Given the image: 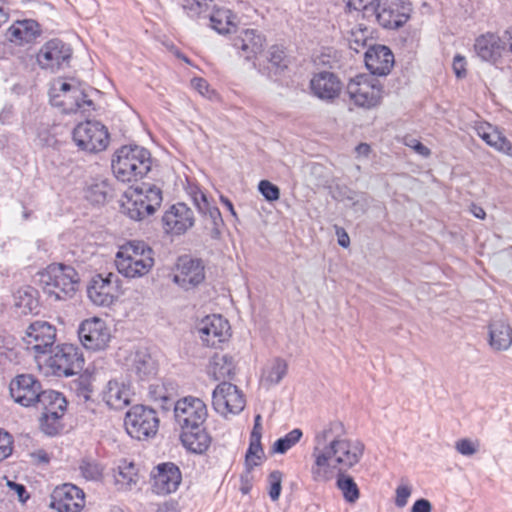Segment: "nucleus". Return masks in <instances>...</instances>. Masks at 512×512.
<instances>
[{
    "label": "nucleus",
    "instance_id": "4468645a",
    "mask_svg": "<svg viewBox=\"0 0 512 512\" xmlns=\"http://www.w3.org/2000/svg\"><path fill=\"white\" fill-rule=\"evenodd\" d=\"M174 416L181 429L198 428L206 421L208 411L201 399L188 396L175 403Z\"/></svg>",
    "mask_w": 512,
    "mask_h": 512
},
{
    "label": "nucleus",
    "instance_id": "bf43d9fd",
    "mask_svg": "<svg viewBox=\"0 0 512 512\" xmlns=\"http://www.w3.org/2000/svg\"><path fill=\"white\" fill-rule=\"evenodd\" d=\"M406 145L410 148H412L416 153L423 157H428L430 155V149L423 145L420 141L417 139H409L406 141Z\"/></svg>",
    "mask_w": 512,
    "mask_h": 512
},
{
    "label": "nucleus",
    "instance_id": "a19ab883",
    "mask_svg": "<svg viewBox=\"0 0 512 512\" xmlns=\"http://www.w3.org/2000/svg\"><path fill=\"white\" fill-rule=\"evenodd\" d=\"M303 433L299 428H295L287 433L284 437L279 438L272 446V452L276 454H284L293 446H295L302 438Z\"/></svg>",
    "mask_w": 512,
    "mask_h": 512
},
{
    "label": "nucleus",
    "instance_id": "20e7f679",
    "mask_svg": "<svg viewBox=\"0 0 512 512\" xmlns=\"http://www.w3.org/2000/svg\"><path fill=\"white\" fill-rule=\"evenodd\" d=\"M39 281L44 293L54 301L73 297L79 285V274L70 265L53 263L39 274Z\"/></svg>",
    "mask_w": 512,
    "mask_h": 512
},
{
    "label": "nucleus",
    "instance_id": "864d4df0",
    "mask_svg": "<svg viewBox=\"0 0 512 512\" xmlns=\"http://www.w3.org/2000/svg\"><path fill=\"white\" fill-rule=\"evenodd\" d=\"M13 441L11 436L0 429V461L8 458L13 450Z\"/></svg>",
    "mask_w": 512,
    "mask_h": 512
},
{
    "label": "nucleus",
    "instance_id": "4c0bfd02",
    "mask_svg": "<svg viewBox=\"0 0 512 512\" xmlns=\"http://www.w3.org/2000/svg\"><path fill=\"white\" fill-rule=\"evenodd\" d=\"M336 486L347 503L354 504L360 497L358 485L346 472H337Z\"/></svg>",
    "mask_w": 512,
    "mask_h": 512
},
{
    "label": "nucleus",
    "instance_id": "6ab92c4d",
    "mask_svg": "<svg viewBox=\"0 0 512 512\" xmlns=\"http://www.w3.org/2000/svg\"><path fill=\"white\" fill-rule=\"evenodd\" d=\"M13 400L23 407L36 405L42 391L40 382L31 374L16 376L9 385Z\"/></svg>",
    "mask_w": 512,
    "mask_h": 512
},
{
    "label": "nucleus",
    "instance_id": "72a5a7b5",
    "mask_svg": "<svg viewBox=\"0 0 512 512\" xmlns=\"http://www.w3.org/2000/svg\"><path fill=\"white\" fill-rule=\"evenodd\" d=\"M180 438L183 446L196 454L204 453L211 444V437L202 426L182 429Z\"/></svg>",
    "mask_w": 512,
    "mask_h": 512
},
{
    "label": "nucleus",
    "instance_id": "e433bc0d",
    "mask_svg": "<svg viewBox=\"0 0 512 512\" xmlns=\"http://www.w3.org/2000/svg\"><path fill=\"white\" fill-rule=\"evenodd\" d=\"M211 27L219 34H228L235 30L237 17L226 8H218L210 16Z\"/></svg>",
    "mask_w": 512,
    "mask_h": 512
},
{
    "label": "nucleus",
    "instance_id": "aec40b11",
    "mask_svg": "<svg viewBox=\"0 0 512 512\" xmlns=\"http://www.w3.org/2000/svg\"><path fill=\"white\" fill-rule=\"evenodd\" d=\"M84 505V492L73 484L58 486L51 494L50 506L58 512H80Z\"/></svg>",
    "mask_w": 512,
    "mask_h": 512
},
{
    "label": "nucleus",
    "instance_id": "e2e57ef3",
    "mask_svg": "<svg viewBox=\"0 0 512 512\" xmlns=\"http://www.w3.org/2000/svg\"><path fill=\"white\" fill-rule=\"evenodd\" d=\"M262 417L260 414H257L254 418V426L251 431L250 437L253 438H262V424H261Z\"/></svg>",
    "mask_w": 512,
    "mask_h": 512
},
{
    "label": "nucleus",
    "instance_id": "3c124183",
    "mask_svg": "<svg viewBox=\"0 0 512 512\" xmlns=\"http://www.w3.org/2000/svg\"><path fill=\"white\" fill-rule=\"evenodd\" d=\"M412 494V487L408 483H401L395 490V505L403 508L407 505L408 499Z\"/></svg>",
    "mask_w": 512,
    "mask_h": 512
},
{
    "label": "nucleus",
    "instance_id": "69168bd1",
    "mask_svg": "<svg viewBox=\"0 0 512 512\" xmlns=\"http://www.w3.org/2000/svg\"><path fill=\"white\" fill-rule=\"evenodd\" d=\"M336 234L338 237V244L343 248H347L350 245V238L345 230L341 228L337 229Z\"/></svg>",
    "mask_w": 512,
    "mask_h": 512
},
{
    "label": "nucleus",
    "instance_id": "9b49d317",
    "mask_svg": "<svg viewBox=\"0 0 512 512\" xmlns=\"http://www.w3.org/2000/svg\"><path fill=\"white\" fill-rule=\"evenodd\" d=\"M47 365L58 376H72L82 370L84 358L78 347L73 344L57 346L47 359Z\"/></svg>",
    "mask_w": 512,
    "mask_h": 512
},
{
    "label": "nucleus",
    "instance_id": "412c9836",
    "mask_svg": "<svg viewBox=\"0 0 512 512\" xmlns=\"http://www.w3.org/2000/svg\"><path fill=\"white\" fill-rule=\"evenodd\" d=\"M205 278L204 266L200 260L189 256L178 259L173 281L183 289H191L200 284Z\"/></svg>",
    "mask_w": 512,
    "mask_h": 512
},
{
    "label": "nucleus",
    "instance_id": "338daca9",
    "mask_svg": "<svg viewBox=\"0 0 512 512\" xmlns=\"http://www.w3.org/2000/svg\"><path fill=\"white\" fill-rule=\"evenodd\" d=\"M185 191L187 195L192 199L193 197H196L197 195H200V187L193 182L187 181V184L185 186Z\"/></svg>",
    "mask_w": 512,
    "mask_h": 512
},
{
    "label": "nucleus",
    "instance_id": "ea45409f",
    "mask_svg": "<svg viewBox=\"0 0 512 512\" xmlns=\"http://www.w3.org/2000/svg\"><path fill=\"white\" fill-rule=\"evenodd\" d=\"M264 456V451L261 444V438L250 437L249 447L245 455V468L251 472L254 467L260 465Z\"/></svg>",
    "mask_w": 512,
    "mask_h": 512
},
{
    "label": "nucleus",
    "instance_id": "6e6d98bb",
    "mask_svg": "<svg viewBox=\"0 0 512 512\" xmlns=\"http://www.w3.org/2000/svg\"><path fill=\"white\" fill-rule=\"evenodd\" d=\"M199 213L208 217L215 229H217L223 222L219 209L216 206L211 205L210 202L206 204V208L199 209Z\"/></svg>",
    "mask_w": 512,
    "mask_h": 512
},
{
    "label": "nucleus",
    "instance_id": "37998d69",
    "mask_svg": "<svg viewBox=\"0 0 512 512\" xmlns=\"http://www.w3.org/2000/svg\"><path fill=\"white\" fill-rule=\"evenodd\" d=\"M377 0H346L349 10L362 12L363 17L371 18L376 13Z\"/></svg>",
    "mask_w": 512,
    "mask_h": 512
},
{
    "label": "nucleus",
    "instance_id": "c9c22d12",
    "mask_svg": "<svg viewBox=\"0 0 512 512\" xmlns=\"http://www.w3.org/2000/svg\"><path fill=\"white\" fill-rule=\"evenodd\" d=\"M112 188L106 179H93L85 188V198L92 204L102 205L112 196Z\"/></svg>",
    "mask_w": 512,
    "mask_h": 512
},
{
    "label": "nucleus",
    "instance_id": "0eeeda50",
    "mask_svg": "<svg viewBox=\"0 0 512 512\" xmlns=\"http://www.w3.org/2000/svg\"><path fill=\"white\" fill-rule=\"evenodd\" d=\"M347 93L356 106L372 109L381 103L383 85L372 75L359 74L348 82Z\"/></svg>",
    "mask_w": 512,
    "mask_h": 512
},
{
    "label": "nucleus",
    "instance_id": "cd10ccee",
    "mask_svg": "<svg viewBox=\"0 0 512 512\" xmlns=\"http://www.w3.org/2000/svg\"><path fill=\"white\" fill-rule=\"evenodd\" d=\"M265 42L264 36L258 31L245 29L234 39V47L237 49L240 57L251 61L263 52Z\"/></svg>",
    "mask_w": 512,
    "mask_h": 512
},
{
    "label": "nucleus",
    "instance_id": "8fccbe9b",
    "mask_svg": "<svg viewBox=\"0 0 512 512\" xmlns=\"http://www.w3.org/2000/svg\"><path fill=\"white\" fill-rule=\"evenodd\" d=\"M268 60L270 64L276 69H283L287 67V59L285 53L279 46H272L270 48Z\"/></svg>",
    "mask_w": 512,
    "mask_h": 512
},
{
    "label": "nucleus",
    "instance_id": "0e129e2a",
    "mask_svg": "<svg viewBox=\"0 0 512 512\" xmlns=\"http://www.w3.org/2000/svg\"><path fill=\"white\" fill-rule=\"evenodd\" d=\"M191 200L194 203V205L198 211H199V209L206 208V204L209 203L206 194L202 190L200 191V195L193 197Z\"/></svg>",
    "mask_w": 512,
    "mask_h": 512
},
{
    "label": "nucleus",
    "instance_id": "ddd939ff",
    "mask_svg": "<svg viewBox=\"0 0 512 512\" xmlns=\"http://www.w3.org/2000/svg\"><path fill=\"white\" fill-rule=\"evenodd\" d=\"M56 340V328L46 321L31 323L23 337L26 349L34 353L35 358L51 352Z\"/></svg>",
    "mask_w": 512,
    "mask_h": 512
},
{
    "label": "nucleus",
    "instance_id": "c03bdc74",
    "mask_svg": "<svg viewBox=\"0 0 512 512\" xmlns=\"http://www.w3.org/2000/svg\"><path fill=\"white\" fill-rule=\"evenodd\" d=\"M454 448L464 457H472L479 452L480 442L477 439L460 438L455 441Z\"/></svg>",
    "mask_w": 512,
    "mask_h": 512
},
{
    "label": "nucleus",
    "instance_id": "5701e85b",
    "mask_svg": "<svg viewBox=\"0 0 512 512\" xmlns=\"http://www.w3.org/2000/svg\"><path fill=\"white\" fill-rule=\"evenodd\" d=\"M409 8L401 5L400 0H382L377 3V19L384 28L396 29L401 27L409 19Z\"/></svg>",
    "mask_w": 512,
    "mask_h": 512
},
{
    "label": "nucleus",
    "instance_id": "13d9d810",
    "mask_svg": "<svg viewBox=\"0 0 512 512\" xmlns=\"http://www.w3.org/2000/svg\"><path fill=\"white\" fill-rule=\"evenodd\" d=\"M466 62L465 58L461 55H456L453 60V70L458 78H463L466 75Z\"/></svg>",
    "mask_w": 512,
    "mask_h": 512
},
{
    "label": "nucleus",
    "instance_id": "4be33fe9",
    "mask_svg": "<svg viewBox=\"0 0 512 512\" xmlns=\"http://www.w3.org/2000/svg\"><path fill=\"white\" fill-rule=\"evenodd\" d=\"M125 366L130 375L140 381L153 378L158 371L156 360L146 348L131 351L125 359Z\"/></svg>",
    "mask_w": 512,
    "mask_h": 512
},
{
    "label": "nucleus",
    "instance_id": "393cba45",
    "mask_svg": "<svg viewBox=\"0 0 512 512\" xmlns=\"http://www.w3.org/2000/svg\"><path fill=\"white\" fill-rule=\"evenodd\" d=\"M152 489L158 495L175 492L182 480L179 468L173 463L159 464L152 473Z\"/></svg>",
    "mask_w": 512,
    "mask_h": 512
},
{
    "label": "nucleus",
    "instance_id": "6e6552de",
    "mask_svg": "<svg viewBox=\"0 0 512 512\" xmlns=\"http://www.w3.org/2000/svg\"><path fill=\"white\" fill-rule=\"evenodd\" d=\"M73 141L82 151L99 153L109 145L110 136L107 128L98 121H85L73 129Z\"/></svg>",
    "mask_w": 512,
    "mask_h": 512
},
{
    "label": "nucleus",
    "instance_id": "c85d7f7f",
    "mask_svg": "<svg viewBox=\"0 0 512 512\" xmlns=\"http://www.w3.org/2000/svg\"><path fill=\"white\" fill-rule=\"evenodd\" d=\"M365 65L372 75L386 76L394 65V55L384 45L372 46L365 52Z\"/></svg>",
    "mask_w": 512,
    "mask_h": 512
},
{
    "label": "nucleus",
    "instance_id": "49530a36",
    "mask_svg": "<svg viewBox=\"0 0 512 512\" xmlns=\"http://www.w3.org/2000/svg\"><path fill=\"white\" fill-rule=\"evenodd\" d=\"M82 476L87 480L97 481L101 479L103 468L95 461L90 459L82 460L79 466Z\"/></svg>",
    "mask_w": 512,
    "mask_h": 512
},
{
    "label": "nucleus",
    "instance_id": "c756f323",
    "mask_svg": "<svg viewBox=\"0 0 512 512\" xmlns=\"http://www.w3.org/2000/svg\"><path fill=\"white\" fill-rule=\"evenodd\" d=\"M131 389L123 380L112 379L104 386L101 396L105 404L111 409L120 410L130 404Z\"/></svg>",
    "mask_w": 512,
    "mask_h": 512
},
{
    "label": "nucleus",
    "instance_id": "dca6fc26",
    "mask_svg": "<svg viewBox=\"0 0 512 512\" xmlns=\"http://www.w3.org/2000/svg\"><path fill=\"white\" fill-rule=\"evenodd\" d=\"M214 409L221 415L238 414L245 408V398L241 390L232 383L222 382L212 393Z\"/></svg>",
    "mask_w": 512,
    "mask_h": 512
},
{
    "label": "nucleus",
    "instance_id": "b1692460",
    "mask_svg": "<svg viewBox=\"0 0 512 512\" xmlns=\"http://www.w3.org/2000/svg\"><path fill=\"white\" fill-rule=\"evenodd\" d=\"M165 230L172 234H183L193 227L195 217L193 211L182 202L172 205L163 215Z\"/></svg>",
    "mask_w": 512,
    "mask_h": 512
},
{
    "label": "nucleus",
    "instance_id": "7ed1b4c3",
    "mask_svg": "<svg viewBox=\"0 0 512 512\" xmlns=\"http://www.w3.org/2000/svg\"><path fill=\"white\" fill-rule=\"evenodd\" d=\"M115 265L124 277L141 278L154 266L153 250L143 241H129L117 251Z\"/></svg>",
    "mask_w": 512,
    "mask_h": 512
},
{
    "label": "nucleus",
    "instance_id": "a18cd8bd",
    "mask_svg": "<svg viewBox=\"0 0 512 512\" xmlns=\"http://www.w3.org/2000/svg\"><path fill=\"white\" fill-rule=\"evenodd\" d=\"M14 298L15 306L21 314L31 313L37 307L36 299L27 291H18Z\"/></svg>",
    "mask_w": 512,
    "mask_h": 512
},
{
    "label": "nucleus",
    "instance_id": "79ce46f5",
    "mask_svg": "<svg viewBox=\"0 0 512 512\" xmlns=\"http://www.w3.org/2000/svg\"><path fill=\"white\" fill-rule=\"evenodd\" d=\"M117 484L121 486H131L138 481V473L136 467L131 462L123 461L118 467V473L115 476Z\"/></svg>",
    "mask_w": 512,
    "mask_h": 512
},
{
    "label": "nucleus",
    "instance_id": "58836bf2",
    "mask_svg": "<svg viewBox=\"0 0 512 512\" xmlns=\"http://www.w3.org/2000/svg\"><path fill=\"white\" fill-rule=\"evenodd\" d=\"M287 363L282 359H275L262 373V382L267 386L278 384L287 374Z\"/></svg>",
    "mask_w": 512,
    "mask_h": 512
},
{
    "label": "nucleus",
    "instance_id": "09e8293b",
    "mask_svg": "<svg viewBox=\"0 0 512 512\" xmlns=\"http://www.w3.org/2000/svg\"><path fill=\"white\" fill-rule=\"evenodd\" d=\"M258 189L267 201H276L280 197L279 188L268 180L260 181Z\"/></svg>",
    "mask_w": 512,
    "mask_h": 512
},
{
    "label": "nucleus",
    "instance_id": "473e14b6",
    "mask_svg": "<svg viewBox=\"0 0 512 512\" xmlns=\"http://www.w3.org/2000/svg\"><path fill=\"white\" fill-rule=\"evenodd\" d=\"M39 33L38 23L34 20L27 19L16 21L12 24L7 30L6 37L10 42L16 45H22L35 40Z\"/></svg>",
    "mask_w": 512,
    "mask_h": 512
},
{
    "label": "nucleus",
    "instance_id": "f704fd0d",
    "mask_svg": "<svg viewBox=\"0 0 512 512\" xmlns=\"http://www.w3.org/2000/svg\"><path fill=\"white\" fill-rule=\"evenodd\" d=\"M235 373V364L233 358L228 354L215 353L208 364L207 374L213 380L232 377Z\"/></svg>",
    "mask_w": 512,
    "mask_h": 512
},
{
    "label": "nucleus",
    "instance_id": "f03ea898",
    "mask_svg": "<svg viewBox=\"0 0 512 512\" xmlns=\"http://www.w3.org/2000/svg\"><path fill=\"white\" fill-rule=\"evenodd\" d=\"M151 164V155L147 149L137 145H125L115 152L112 171L119 181L130 183L147 175Z\"/></svg>",
    "mask_w": 512,
    "mask_h": 512
},
{
    "label": "nucleus",
    "instance_id": "680f3d73",
    "mask_svg": "<svg viewBox=\"0 0 512 512\" xmlns=\"http://www.w3.org/2000/svg\"><path fill=\"white\" fill-rule=\"evenodd\" d=\"M500 37L506 46V55L512 54V26L507 28Z\"/></svg>",
    "mask_w": 512,
    "mask_h": 512
},
{
    "label": "nucleus",
    "instance_id": "2eb2a0df",
    "mask_svg": "<svg viewBox=\"0 0 512 512\" xmlns=\"http://www.w3.org/2000/svg\"><path fill=\"white\" fill-rule=\"evenodd\" d=\"M87 295L97 306H110L120 295V280L113 273L96 275L87 287Z\"/></svg>",
    "mask_w": 512,
    "mask_h": 512
},
{
    "label": "nucleus",
    "instance_id": "39448f33",
    "mask_svg": "<svg viewBox=\"0 0 512 512\" xmlns=\"http://www.w3.org/2000/svg\"><path fill=\"white\" fill-rule=\"evenodd\" d=\"M162 190L152 184L129 187L121 200V210L132 220H142L152 215L162 203Z\"/></svg>",
    "mask_w": 512,
    "mask_h": 512
},
{
    "label": "nucleus",
    "instance_id": "f257e3e1",
    "mask_svg": "<svg viewBox=\"0 0 512 512\" xmlns=\"http://www.w3.org/2000/svg\"><path fill=\"white\" fill-rule=\"evenodd\" d=\"M364 450L363 442L349 437L341 421H330L315 433L311 467L313 479L327 482L335 472H347L361 461Z\"/></svg>",
    "mask_w": 512,
    "mask_h": 512
},
{
    "label": "nucleus",
    "instance_id": "a878e982",
    "mask_svg": "<svg viewBox=\"0 0 512 512\" xmlns=\"http://www.w3.org/2000/svg\"><path fill=\"white\" fill-rule=\"evenodd\" d=\"M310 89L318 99L332 101L340 95L342 83L334 73L321 71L311 78Z\"/></svg>",
    "mask_w": 512,
    "mask_h": 512
},
{
    "label": "nucleus",
    "instance_id": "2f4dec72",
    "mask_svg": "<svg viewBox=\"0 0 512 512\" xmlns=\"http://www.w3.org/2000/svg\"><path fill=\"white\" fill-rule=\"evenodd\" d=\"M477 135L495 150L512 157V144L497 128L489 123H479L475 127Z\"/></svg>",
    "mask_w": 512,
    "mask_h": 512
},
{
    "label": "nucleus",
    "instance_id": "bb28decb",
    "mask_svg": "<svg viewBox=\"0 0 512 512\" xmlns=\"http://www.w3.org/2000/svg\"><path fill=\"white\" fill-rule=\"evenodd\" d=\"M477 56L485 62L497 64L506 55V46L501 37L494 33H486L479 36L474 44Z\"/></svg>",
    "mask_w": 512,
    "mask_h": 512
},
{
    "label": "nucleus",
    "instance_id": "a211bd4d",
    "mask_svg": "<svg viewBox=\"0 0 512 512\" xmlns=\"http://www.w3.org/2000/svg\"><path fill=\"white\" fill-rule=\"evenodd\" d=\"M197 332L204 345L216 347L230 337V326L221 315H209L197 325Z\"/></svg>",
    "mask_w": 512,
    "mask_h": 512
},
{
    "label": "nucleus",
    "instance_id": "5fc2aeb1",
    "mask_svg": "<svg viewBox=\"0 0 512 512\" xmlns=\"http://www.w3.org/2000/svg\"><path fill=\"white\" fill-rule=\"evenodd\" d=\"M191 86L198 91L200 95L208 99H212L216 95L215 91L210 89L208 82L203 78H193L191 80Z\"/></svg>",
    "mask_w": 512,
    "mask_h": 512
},
{
    "label": "nucleus",
    "instance_id": "f8f14e48",
    "mask_svg": "<svg viewBox=\"0 0 512 512\" xmlns=\"http://www.w3.org/2000/svg\"><path fill=\"white\" fill-rule=\"evenodd\" d=\"M78 336L81 344L91 351L106 349L112 337L106 321L99 317L82 321L78 328Z\"/></svg>",
    "mask_w": 512,
    "mask_h": 512
},
{
    "label": "nucleus",
    "instance_id": "7c9ffc66",
    "mask_svg": "<svg viewBox=\"0 0 512 512\" xmlns=\"http://www.w3.org/2000/svg\"><path fill=\"white\" fill-rule=\"evenodd\" d=\"M488 342L493 351H507L512 346V328L504 319H494L488 327Z\"/></svg>",
    "mask_w": 512,
    "mask_h": 512
},
{
    "label": "nucleus",
    "instance_id": "052dcab7",
    "mask_svg": "<svg viewBox=\"0 0 512 512\" xmlns=\"http://www.w3.org/2000/svg\"><path fill=\"white\" fill-rule=\"evenodd\" d=\"M411 512H432V504L427 499H418L412 505Z\"/></svg>",
    "mask_w": 512,
    "mask_h": 512
},
{
    "label": "nucleus",
    "instance_id": "1a4fd4ad",
    "mask_svg": "<svg viewBox=\"0 0 512 512\" xmlns=\"http://www.w3.org/2000/svg\"><path fill=\"white\" fill-rule=\"evenodd\" d=\"M124 425L132 438L145 440L156 435L159 418L155 410L143 405H135L126 413Z\"/></svg>",
    "mask_w": 512,
    "mask_h": 512
},
{
    "label": "nucleus",
    "instance_id": "774afa93",
    "mask_svg": "<svg viewBox=\"0 0 512 512\" xmlns=\"http://www.w3.org/2000/svg\"><path fill=\"white\" fill-rule=\"evenodd\" d=\"M241 480H242L241 492L243 494H248L251 489V486H252L250 472H248L246 470V473L243 474V476L241 477Z\"/></svg>",
    "mask_w": 512,
    "mask_h": 512
},
{
    "label": "nucleus",
    "instance_id": "9d476101",
    "mask_svg": "<svg viewBox=\"0 0 512 512\" xmlns=\"http://www.w3.org/2000/svg\"><path fill=\"white\" fill-rule=\"evenodd\" d=\"M36 405H40L43 410L42 430L48 435L56 434L60 428L59 420L66 410V399L57 391L42 390Z\"/></svg>",
    "mask_w": 512,
    "mask_h": 512
},
{
    "label": "nucleus",
    "instance_id": "de8ad7c7",
    "mask_svg": "<svg viewBox=\"0 0 512 512\" xmlns=\"http://www.w3.org/2000/svg\"><path fill=\"white\" fill-rule=\"evenodd\" d=\"M213 0H184L183 8L190 16H199L209 10Z\"/></svg>",
    "mask_w": 512,
    "mask_h": 512
},
{
    "label": "nucleus",
    "instance_id": "f3484780",
    "mask_svg": "<svg viewBox=\"0 0 512 512\" xmlns=\"http://www.w3.org/2000/svg\"><path fill=\"white\" fill-rule=\"evenodd\" d=\"M72 49L59 39L46 42L37 54V62L41 68L52 72L69 65Z\"/></svg>",
    "mask_w": 512,
    "mask_h": 512
},
{
    "label": "nucleus",
    "instance_id": "603ef678",
    "mask_svg": "<svg viewBox=\"0 0 512 512\" xmlns=\"http://www.w3.org/2000/svg\"><path fill=\"white\" fill-rule=\"evenodd\" d=\"M282 474L280 471H273L269 475V496L271 500H278L281 493Z\"/></svg>",
    "mask_w": 512,
    "mask_h": 512
},
{
    "label": "nucleus",
    "instance_id": "423d86ee",
    "mask_svg": "<svg viewBox=\"0 0 512 512\" xmlns=\"http://www.w3.org/2000/svg\"><path fill=\"white\" fill-rule=\"evenodd\" d=\"M50 102L53 106L60 108L67 114L85 113L90 111L93 106L92 100L87 98V95L79 85L61 80L53 84Z\"/></svg>",
    "mask_w": 512,
    "mask_h": 512
},
{
    "label": "nucleus",
    "instance_id": "4d7b16f0",
    "mask_svg": "<svg viewBox=\"0 0 512 512\" xmlns=\"http://www.w3.org/2000/svg\"><path fill=\"white\" fill-rule=\"evenodd\" d=\"M149 393L154 401H161L166 403L171 400L170 396L165 391L164 386L161 384L151 385L149 388Z\"/></svg>",
    "mask_w": 512,
    "mask_h": 512
}]
</instances>
